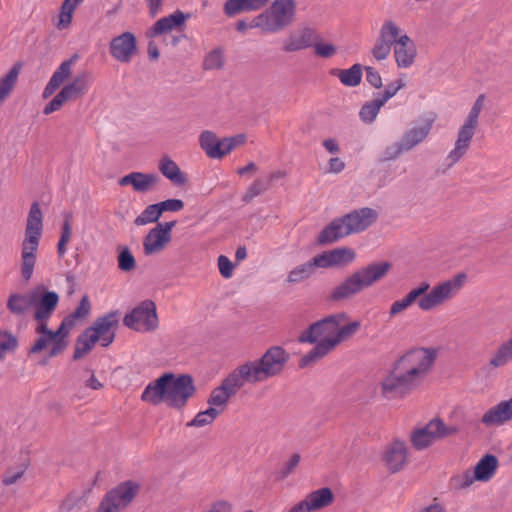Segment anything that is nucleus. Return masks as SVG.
I'll list each match as a JSON object with an SVG mask.
<instances>
[{
	"instance_id": "f257e3e1",
	"label": "nucleus",
	"mask_w": 512,
	"mask_h": 512,
	"mask_svg": "<svg viewBox=\"0 0 512 512\" xmlns=\"http://www.w3.org/2000/svg\"><path fill=\"white\" fill-rule=\"evenodd\" d=\"M437 354L433 347H413L398 356L377 385L381 397L402 400L417 390L430 375Z\"/></svg>"
},
{
	"instance_id": "f03ea898",
	"label": "nucleus",
	"mask_w": 512,
	"mask_h": 512,
	"mask_svg": "<svg viewBox=\"0 0 512 512\" xmlns=\"http://www.w3.org/2000/svg\"><path fill=\"white\" fill-rule=\"evenodd\" d=\"M359 328L360 322H347L344 313L330 315L312 324L300 334L299 342L316 345L300 359L299 366L304 368L322 359L340 343L352 337Z\"/></svg>"
},
{
	"instance_id": "7ed1b4c3",
	"label": "nucleus",
	"mask_w": 512,
	"mask_h": 512,
	"mask_svg": "<svg viewBox=\"0 0 512 512\" xmlns=\"http://www.w3.org/2000/svg\"><path fill=\"white\" fill-rule=\"evenodd\" d=\"M289 354L280 346L269 348L257 361H247L226 377V399L244 386L245 383L264 382L279 375Z\"/></svg>"
},
{
	"instance_id": "20e7f679",
	"label": "nucleus",
	"mask_w": 512,
	"mask_h": 512,
	"mask_svg": "<svg viewBox=\"0 0 512 512\" xmlns=\"http://www.w3.org/2000/svg\"><path fill=\"white\" fill-rule=\"evenodd\" d=\"M196 393L193 377L189 374L168 372L150 382L141 395V400L152 405L162 402L170 408L182 410Z\"/></svg>"
},
{
	"instance_id": "39448f33",
	"label": "nucleus",
	"mask_w": 512,
	"mask_h": 512,
	"mask_svg": "<svg viewBox=\"0 0 512 512\" xmlns=\"http://www.w3.org/2000/svg\"><path fill=\"white\" fill-rule=\"evenodd\" d=\"M390 268L391 265L388 262H375L354 271L332 289L330 299L341 301L355 296L381 280Z\"/></svg>"
},
{
	"instance_id": "423d86ee",
	"label": "nucleus",
	"mask_w": 512,
	"mask_h": 512,
	"mask_svg": "<svg viewBox=\"0 0 512 512\" xmlns=\"http://www.w3.org/2000/svg\"><path fill=\"white\" fill-rule=\"evenodd\" d=\"M43 231V213L39 202L31 204L27 217L25 236L21 250V276L25 281L32 277L36 263V252Z\"/></svg>"
},
{
	"instance_id": "0eeeda50",
	"label": "nucleus",
	"mask_w": 512,
	"mask_h": 512,
	"mask_svg": "<svg viewBox=\"0 0 512 512\" xmlns=\"http://www.w3.org/2000/svg\"><path fill=\"white\" fill-rule=\"evenodd\" d=\"M484 95H479L463 123L459 126L452 149L445 157L448 168L460 162L471 148L473 138L479 126V116L484 105Z\"/></svg>"
},
{
	"instance_id": "6e6552de",
	"label": "nucleus",
	"mask_w": 512,
	"mask_h": 512,
	"mask_svg": "<svg viewBox=\"0 0 512 512\" xmlns=\"http://www.w3.org/2000/svg\"><path fill=\"white\" fill-rule=\"evenodd\" d=\"M295 13L294 0H275L268 10L256 16L254 25L265 33H277L293 22Z\"/></svg>"
},
{
	"instance_id": "1a4fd4ad",
	"label": "nucleus",
	"mask_w": 512,
	"mask_h": 512,
	"mask_svg": "<svg viewBox=\"0 0 512 512\" xmlns=\"http://www.w3.org/2000/svg\"><path fill=\"white\" fill-rule=\"evenodd\" d=\"M458 430L457 426L446 425L441 419L434 418L424 426L414 429L409 439L416 450H423L437 440L455 435Z\"/></svg>"
},
{
	"instance_id": "9d476101",
	"label": "nucleus",
	"mask_w": 512,
	"mask_h": 512,
	"mask_svg": "<svg viewBox=\"0 0 512 512\" xmlns=\"http://www.w3.org/2000/svg\"><path fill=\"white\" fill-rule=\"evenodd\" d=\"M123 324L138 332L154 331L158 327L156 304L150 299L142 301L125 315Z\"/></svg>"
},
{
	"instance_id": "9b49d317",
	"label": "nucleus",
	"mask_w": 512,
	"mask_h": 512,
	"mask_svg": "<svg viewBox=\"0 0 512 512\" xmlns=\"http://www.w3.org/2000/svg\"><path fill=\"white\" fill-rule=\"evenodd\" d=\"M59 295L55 291L48 290L43 285H38L31 290V303L35 307L34 320H49L59 303Z\"/></svg>"
},
{
	"instance_id": "f8f14e48",
	"label": "nucleus",
	"mask_w": 512,
	"mask_h": 512,
	"mask_svg": "<svg viewBox=\"0 0 512 512\" xmlns=\"http://www.w3.org/2000/svg\"><path fill=\"white\" fill-rule=\"evenodd\" d=\"M109 53L120 63H130L138 53V42L134 33L126 31L115 36L109 43Z\"/></svg>"
},
{
	"instance_id": "ddd939ff",
	"label": "nucleus",
	"mask_w": 512,
	"mask_h": 512,
	"mask_svg": "<svg viewBox=\"0 0 512 512\" xmlns=\"http://www.w3.org/2000/svg\"><path fill=\"white\" fill-rule=\"evenodd\" d=\"M397 36L394 39L393 54L399 68H410L416 59L417 48L414 41L402 31L398 25Z\"/></svg>"
},
{
	"instance_id": "4468645a",
	"label": "nucleus",
	"mask_w": 512,
	"mask_h": 512,
	"mask_svg": "<svg viewBox=\"0 0 512 512\" xmlns=\"http://www.w3.org/2000/svg\"><path fill=\"white\" fill-rule=\"evenodd\" d=\"M436 120V115L430 113L419 119L416 125L404 132L401 142L407 151H411L416 146L423 143L429 136Z\"/></svg>"
},
{
	"instance_id": "2eb2a0df",
	"label": "nucleus",
	"mask_w": 512,
	"mask_h": 512,
	"mask_svg": "<svg viewBox=\"0 0 512 512\" xmlns=\"http://www.w3.org/2000/svg\"><path fill=\"white\" fill-rule=\"evenodd\" d=\"M382 460L385 467L391 473L401 471L408 462V447L399 439L392 440L382 452Z\"/></svg>"
},
{
	"instance_id": "dca6fc26",
	"label": "nucleus",
	"mask_w": 512,
	"mask_h": 512,
	"mask_svg": "<svg viewBox=\"0 0 512 512\" xmlns=\"http://www.w3.org/2000/svg\"><path fill=\"white\" fill-rule=\"evenodd\" d=\"M190 13H184L181 10H176L174 13L158 19L146 31V37L154 39L158 36L167 34L173 30H183L185 23L190 19Z\"/></svg>"
},
{
	"instance_id": "f3484780",
	"label": "nucleus",
	"mask_w": 512,
	"mask_h": 512,
	"mask_svg": "<svg viewBox=\"0 0 512 512\" xmlns=\"http://www.w3.org/2000/svg\"><path fill=\"white\" fill-rule=\"evenodd\" d=\"M398 24L392 20H387L381 26L379 37L377 38L373 49L372 55L377 61L385 60L394 44V39L398 35Z\"/></svg>"
},
{
	"instance_id": "a211bd4d",
	"label": "nucleus",
	"mask_w": 512,
	"mask_h": 512,
	"mask_svg": "<svg viewBox=\"0 0 512 512\" xmlns=\"http://www.w3.org/2000/svg\"><path fill=\"white\" fill-rule=\"evenodd\" d=\"M318 39L317 32L309 26L300 27L288 34L282 44L284 52H296L304 50L313 45Z\"/></svg>"
},
{
	"instance_id": "6ab92c4d",
	"label": "nucleus",
	"mask_w": 512,
	"mask_h": 512,
	"mask_svg": "<svg viewBox=\"0 0 512 512\" xmlns=\"http://www.w3.org/2000/svg\"><path fill=\"white\" fill-rule=\"evenodd\" d=\"M512 421V396L501 400L484 412L481 423L485 427H500Z\"/></svg>"
},
{
	"instance_id": "aec40b11",
	"label": "nucleus",
	"mask_w": 512,
	"mask_h": 512,
	"mask_svg": "<svg viewBox=\"0 0 512 512\" xmlns=\"http://www.w3.org/2000/svg\"><path fill=\"white\" fill-rule=\"evenodd\" d=\"M140 491V484L132 480L119 483L116 487L106 492L108 496L122 510L128 507Z\"/></svg>"
},
{
	"instance_id": "412c9836",
	"label": "nucleus",
	"mask_w": 512,
	"mask_h": 512,
	"mask_svg": "<svg viewBox=\"0 0 512 512\" xmlns=\"http://www.w3.org/2000/svg\"><path fill=\"white\" fill-rule=\"evenodd\" d=\"M351 234H357L370 227L378 218L376 210L368 207L353 210L344 215Z\"/></svg>"
},
{
	"instance_id": "4be33fe9",
	"label": "nucleus",
	"mask_w": 512,
	"mask_h": 512,
	"mask_svg": "<svg viewBox=\"0 0 512 512\" xmlns=\"http://www.w3.org/2000/svg\"><path fill=\"white\" fill-rule=\"evenodd\" d=\"M466 282L467 274L459 272L448 279L438 282L434 286L445 305L460 293Z\"/></svg>"
},
{
	"instance_id": "5701e85b",
	"label": "nucleus",
	"mask_w": 512,
	"mask_h": 512,
	"mask_svg": "<svg viewBox=\"0 0 512 512\" xmlns=\"http://www.w3.org/2000/svg\"><path fill=\"white\" fill-rule=\"evenodd\" d=\"M160 181V177L155 173L131 172L119 179L120 186L131 185L134 191L145 193Z\"/></svg>"
},
{
	"instance_id": "b1692460",
	"label": "nucleus",
	"mask_w": 512,
	"mask_h": 512,
	"mask_svg": "<svg viewBox=\"0 0 512 512\" xmlns=\"http://www.w3.org/2000/svg\"><path fill=\"white\" fill-rule=\"evenodd\" d=\"M77 58L78 55L74 54L70 59L63 61L55 70L46 87L44 88L42 94L44 99L52 96L54 92L61 86V84L70 76L72 65Z\"/></svg>"
},
{
	"instance_id": "393cba45",
	"label": "nucleus",
	"mask_w": 512,
	"mask_h": 512,
	"mask_svg": "<svg viewBox=\"0 0 512 512\" xmlns=\"http://www.w3.org/2000/svg\"><path fill=\"white\" fill-rule=\"evenodd\" d=\"M119 311H110L103 316L95 319L91 326L86 330L99 341L101 336H104L110 330H115L119 326Z\"/></svg>"
},
{
	"instance_id": "a878e982",
	"label": "nucleus",
	"mask_w": 512,
	"mask_h": 512,
	"mask_svg": "<svg viewBox=\"0 0 512 512\" xmlns=\"http://www.w3.org/2000/svg\"><path fill=\"white\" fill-rule=\"evenodd\" d=\"M348 224L345 220V216L333 220L327 225L319 234L318 242L320 244H330L339 239L350 235Z\"/></svg>"
},
{
	"instance_id": "bb28decb",
	"label": "nucleus",
	"mask_w": 512,
	"mask_h": 512,
	"mask_svg": "<svg viewBox=\"0 0 512 512\" xmlns=\"http://www.w3.org/2000/svg\"><path fill=\"white\" fill-rule=\"evenodd\" d=\"M499 461L496 456L492 454L484 455L475 465L473 476L478 482L487 483L497 473Z\"/></svg>"
},
{
	"instance_id": "cd10ccee",
	"label": "nucleus",
	"mask_w": 512,
	"mask_h": 512,
	"mask_svg": "<svg viewBox=\"0 0 512 512\" xmlns=\"http://www.w3.org/2000/svg\"><path fill=\"white\" fill-rule=\"evenodd\" d=\"M171 239L157 226L149 230L143 238V250L146 256H150L163 251L170 243Z\"/></svg>"
},
{
	"instance_id": "c85d7f7f",
	"label": "nucleus",
	"mask_w": 512,
	"mask_h": 512,
	"mask_svg": "<svg viewBox=\"0 0 512 512\" xmlns=\"http://www.w3.org/2000/svg\"><path fill=\"white\" fill-rule=\"evenodd\" d=\"M224 140L209 130H204L199 136V144L201 149L211 159H222L224 157V148L222 147Z\"/></svg>"
},
{
	"instance_id": "c756f323",
	"label": "nucleus",
	"mask_w": 512,
	"mask_h": 512,
	"mask_svg": "<svg viewBox=\"0 0 512 512\" xmlns=\"http://www.w3.org/2000/svg\"><path fill=\"white\" fill-rule=\"evenodd\" d=\"M269 0H227L226 14L233 16L244 12H253L266 7Z\"/></svg>"
},
{
	"instance_id": "7c9ffc66",
	"label": "nucleus",
	"mask_w": 512,
	"mask_h": 512,
	"mask_svg": "<svg viewBox=\"0 0 512 512\" xmlns=\"http://www.w3.org/2000/svg\"><path fill=\"white\" fill-rule=\"evenodd\" d=\"M159 170L174 185L181 186L186 183L187 178L179 166L170 157L165 156L159 163Z\"/></svg>"
},
{
	"instance_id": "2f4dec72",
	"label": "nucleus",
	"mask_w": 512,
	"mask_h": 512,
	"mask_svg": "<svg viewBox=\"0 0 512 512\" xmlns=\"http://www.w3.org/2000/svg\"><path fill=\"white\" fill-rule=\"evenodd\" d=\"M22 69V63L16 62L5 76L0 78V104L11 94L15 87L19 74Z\"/></svg>"
},
{
	"instance_id": "473e14b6",
	"label": "nucleus",
	"mask_w": 512,
	"mask_h": 512,
	"mask_svg": "<svg viewBox=\"0 0 512 512\" xmlns=\"http://www.w3.org/2000/svg\"><path fill=\"white\" fill-rule=\"evenodd\" d=\"M331 74L336 76L343 85L355 87L361 82L362 67L360 64H354L348 69H333Z\"/></svg>"
},
{
	"instance_id": "72a5a7b5",
	"label": "nucleus",
	"mask_w": 512,
	"mask_h": 512,
	"mask_svg": "<svg viewBox=\"0 0 512 512\" xmlns=\"http://www.w3.org/2000/svg\"><path fill=\"white\" fill-rule=\"evenodd\" d=\"M312 511H316L329 506L334 499L333 493L329 488H321L309 493L305 497Z\"/></svg>"
},
{
	"instance_id": "f704fd0d",
	"label": "nucleus",
	"mask_w": 512,
	"mask_h": 512,
	"mask_svg": "<svg viewBox=\"0 0 512 512\" xmlns=\"http://www.w3.org/2000/svg\"><path fill=\"white\" fill-rule=\"evenodd\" d=\"M33 306L31 303V290L26 294L13 293L7 300V308L14 315H24Z\"/></svg>"
},
{
	"instance_id": "c9c22d12",
	"label": "nucleus",
	"mask_w": 512,
	"mask_h": 512,
	"mask_svg": "<svg viewBox=\"0 0 512 512\" xmlns=\"http://www.w3.org/2000/svg\"><path fill=\"white\" fill-rule=\"evenodd\" d=\"M98 342L86 329L76 338L74 353L72 359L74 361L82 359L88 354Z\"/></svg>"
},
{
	"instance_id": "e433bc0d",
	"label": "nucleus",
	"mask_w": 512,
	"mask_h": 512,
	"mask_svg": "<svg viewBox=\"0 0 512 512\" xmlns=\"http://www.w3.org/2000/svg\"><path fill=\"white\" fill-rule=\"evenodd\" d=\"M475 482L473 471L466 469L450 477L449 487L453 491H463L470 488Z\"/></svg>"
},
{
	"instance_id": "4c0bfd02",
	"label": "nucleus",
	"mask_w": 512,
	"mask_h": 512,
	"mask_svg": "<svg viewBox=\"0 0 512 512\" xmlns=\"http://www.w3.org/2000/svg\"><path fill=\"white\" fill-rule=\"evenodd\" d=\"M117 266L120 271L125 273L131 272L136 268V259L128 246L119 245L117 247Z\"/></svg>"
},
{
	"instance_id": "58836bf2",
	"label": "nucleus",
	"mask_w": 512,
	"mask_h": 512,
	"mask_svg": "<svg viewBox=\"0 0 512 512\" xmlns=\"http://www.w3.org/2000/svg\"><path fill=\"white\" fill-rule=\"evenodd\" d=\"M315 274L313 266L310 262L302 263L296 267H294L287 276L286 281L290 284H297L303 281L308 280Z\"/></svg>"
},
{
	"instance_id": "ea45409f",
	"label": "nucleus",
	"mask_w": 512,
	"mask_h": 512,
	"mask_svg": "<svg viewBox=\"0 0 512 512\" xmlns=\"http://www.w3.org/2000/svg\"><path fill=\"white\" fill-rule=\"evenodd\" d=\"M332 267H342L350 264L356 258V253L353 249L347 247H340L329 250Z\"/></svg>"
},
{
	"instance_id": "a19ab883",
	"label": "nucleus",
	"mask_w": 512,
	"mask_h": 512,
	"mask_svg": "<svg viewBox=\"0 0 512 512\" xmlns=\"http://www.w3.org/2000/svg\"><path fill=\"white\" fill-rule=\"evenodd\" d=\"M61 235L57 244V252L60 258L66 253V245L69 243L72 234V214L65 213L63 216Z\"/></svg>"
},
{
	"instance_id": "79ce46f5",
	"label": "nucleus",
	"mask_w": 512,
	"mask_h": 512,
	"mask_svg": "<svg viewBox=\"0 0 512 512\" xmlns=\"http://www.w3.org/2000/svg\"><path fill=\"white\" fill-rule=\"evenodd\" d=\"M444 303L442 299L440 298L437 290L435 289V286H433L428 293H426L423 297L418 299L417 306L418 308L423 312H429L432 310H435L441 306H443Z\"/></svg>"
},
{
	"instance_id": "37998d69",
	"label": "nucleus",
	"mask_w": 512,
	"mask_h": 512,
	"mask_svg": "<svg viewBox=\"0 0 512 512\" xmlns=\"http://www.w3.org/2000/svg\"><path fill=\"white\" fill-rule=\"evenodd\" d=\"M60 512H88V503L85 496L70 494L63 501Z\"/></svg>"
},
{
	"instance_id": "c03bdc74",
	"label": "nucleus",
	"mask_w": 512,
	"mask_h": 512,
	"mask_svg": "<svg viewBox=\"0 0 512 512\" xmlns=\"http://www.w3.org/2000/svg\"><path fill=\"white\" fill-rule=\"evenodd\" d=\"M87 90L83 76H77L71 83L65 85L60 91L65 95L67 101L75 100L82 96Z\"/></svg>"
},
{
	"instance_id": "a18cd8bd",
	"label": "nucleus",
	"mask_w": 512,
	"mask_h": 512,
	"mask_svg": "<svg viewBox=\"0 0 512 512\" xmlns=\"http://www.w3.org/2000/svg\"><path fill=\"white\" fill-rule=\"evenodd\" d=\"M161 211L159 209V205L157 203L148 205L140 215H138L134 224L137 226H144L149 223H158V220L161 217Z\"/></svg>"
},
{
	"instance_id": "49530a36",
	"label": "nucleus",
	"mask_w": 512,
	"mask_h": 512,
	"mask_svg": "<svg viewBox=\"0 0 512 512\" xmlns=\"http://www.w3.org/2000/svg\"><path fill=\"white\" fill-rule=\"evenodd\" d=\"M383 106L384 104L378 98L366 102L359 111L360 119L364 123H372Z\"/></svg>"
},
{
	"instance_id": "de8ad7c7",
	"label": "nucleus",
	"mask_w": 512,
	"mask_h": 512,
	"mask_svg": "<svg viewBox=\"0 0 512 512\" xmlns=\"http://www.w3.org/2000/svg\"><path fill=\"white\" fill-rule=\"evenodd\" d=\"M17 347V337L7 330H0V361L4 360L8 353H13Z\"/></svg>"
},
{
	"instance_id": "09e8293b",
	"label": "nucleus",
	"mask_w": 512,
	"mask_h": 512,
	"mask_svg": "<svg viewBox=\"0 0 512 512\" xmlns=\"http://www.w3.org/2000/svg\"><path fill=\"white\" fill-rule=\"evenodd\" d=\"M414 303H417V301L413 298L412 294L408 292L403 298L392 303L389 309V316L391 318L396 317L409 309Z\"/></svg>"
},
{
	"instance_id": "8fccbe9b",
	"label": "nucleus",
	"mask_w": 512,
	"mask_h": 512,
	"mask_svg": "<svg viewBox=\"0 0 512 512\" xmlns=\"http://www.w3.org/2000/svg\"><path fill=\"white\" fill-rule=\"evenodd\" d=\"M314 54L321 58H331L338 52V48L332 42L315 41L313 43Z\"/></svg>"
},
{
	"instance_id": "3c124183",
	"label": "nucleus",
	"mask_w": 512,
	"mask_h": 512,
	"mask_svg": "<svg viewBox=\"0 0 512 512\" xmlns=\"http://www.w3.org/2000/svg\"><path fill=\"white\" fill-rule=\"evenodd\" d=\"M269 188V182L257 179L247 189L242 197V200L246 203L250 202L253 198L260 195Z\"/></svg>"
},
{
	"instance_id": "603ef678",
	"label": "nucleus",
	"mask_w": 512,
	"mask_h": 512,
	"mask_svg": "<svg viewBox=\"0 0 512 512\" xmlns=\"http://www.w3.org/2000/svg\"><path fill=\"white\" fill-rule=\"evenodd\" d=\"M223 54L220 47L213 49L204 59L203 66L206 70L222 67Z\"/></svg>"
},
{
	"instance_id": "864d4df0",
	"label": "nucleus",
	"mask_w": 512,
	"mask_h": 512,
	"mask_svg": "<svg viewBox=\"0 0 512 512\" xmlns=\"http://www.w3.org/2000/svg\"><path fill=\"white\" fill-rule=\"evenodd\" d=\"M404 152L408 151L404 148L403 143L400 140L399 142L393 143L385 148L381 156V161L395 160Z\"/></svg>"
},
{
	"instance_id": "5fc2aeb1",
	"label": "nucleus",
	"mask_w": 512,
	"mask_h": 512,
	"mask_svg": "<svg viewBox=\"0 0 512 512\" xmlns=\"http://www.w3.org/2000/svg\"><path fill=\"white\" fill-rule=\"evenodd\" d=\"M405 86V82L402 79L395 80L389 83L384 92L377 98L385 105L397 92Z\"/></svg>"
},
{
	"instance_id": "6e6d98bb",
	"label": "nucleus",
	"mask_w": 512,
	"mask_h": 512,
	"mask_svg": "<svg viewBox=\"0 0 512 512\" xmlns=\"http://www.w3.org/2000/svg\"><path fill=\"white\" fill-rule=\"evenodd\" d=\"M65 102H67L65 95L61 91H59L54 96V98L49 103L46 104V106L43 109V113L45 115H49L53 112H56L61 109V107L63 106V104Z\"/></svg>"
},
{
	"instance_id": "4d7b16f0",
	"label": "nucleus",
	"mask_w": 512,
	"mask_h": 512,
	"mask_svg": "<svg viewBox=\"0 0 512 512\" xmlns=\"http://www.w3.org/2000/svg\"><path fill=\"white\" fill-rule=\"evenodd\" d=\"M90 311H91V304L89 301V297L87 295H84L81 298L77 308L71 314H72V317H74L77 320V319L86 318L90 314Z\"/></svg>"
},
{
	"instance_id": "13d9d810",
	"label": "nucleus",
	"mask_w": 512,
	"mask_h": 512,
	"mask_svg": "<svg viewBox=\"0 0 512 512\" xmlns=\"http://www.w3.org/2000/svg\"><path fill=\"white\" fill-rule=\"evenodd\" d=\"M247 142V135L245 133H239L231 137H226V155L231 151L242 147Z\"/></svg>"
},
{
	"instance_id": "bf43d9fd",
	"label": "nucleus",
	"mask_w": 512,
	"mask_h": 512,
	"mask_svg": "<svg viewBox=\"0 0 512 512\" xmlns=\"http://www.w3.org/2000/svg\"><path fill=\"white\" fill-rule=\"evenodd\" d=\"M310 262H311L315 272H316L317 268L327 269V268H331L332 267L331 257H330L329 251H325V252H323L321 254H318V255L314 256L310 260Z\"/></svg>"
},
{
	"instance_id": "052dcab7",
	"label": "nucleus",
	"mask_w": 512,
	"mask_h": 512,
	"mask_svg": "<svg viewBox=\"0 0 512 512\" xmlns=\"http://www.w3.org/2000/svg\"><path fill=\"white\" fill-rule=\"evenodd\" d=\"M161 214L166 211L177 212L184 208V202L181 199H167L157 203Z\"/></svg>"
},
{
	"instance_id": "680f3d73",
	"label": "nucleus",
	"mask_w": 512,
	"mask_h": 512,
	"mask_svg": "<svg viewBox=\"0 0 512 512\" xmlns=\"http://www.w3.org/2000/svg\"><path fill=\"white\" fill-rule=\"evenodd\" d=\"M52 348L48 352V358H53L61 355L68 347V339H55L51 340Z\"/></svg>"
},
{
	"instance_id": "e2e57ef3",
	"label": "nucleus",
	"mask_w": 512,
	"mask_h": 512,
	"mask_svg": "<svg viewBox=\"0 0 512 512\" xmlns=\"http://www.w3.org/2000/svg\"><path fill=\"white\" fill-rule=\"evenodd\" d=\"M300 460V454H293L283 465L281 469V476L285 478L288 475L292 474L295 471L296 467L299 465Z\"/></svg>"
},
{
	"instance_id": "0e129e2a",
	"label": "nucleus",
	"mask_w": 512,
	"mask_h": 512,
	"mask_svg": "<svg viewBox=\"0 0 512 512\" xmlns=\"http://www.w3.org/2000/svg\"><path fill=\"white\" fill-rule=\"evenodd\" d=\"M366 71V80L367 82L373 86L374 88H380L382 86V78L378 71L370 66L365 68Z\"/></svg>"
},
{
	"instance_id": "69168bd1",
	"label": "nucleus",
	"mask_w": 512,
	"mask_h": 512,
	"mask_svg": "<svg viewBox=\"0 0 512 512\" xmlns=\"http://www.w3.org/2000/svg\"><path fill=\"white\" fill-rule=\"evenodd\" d=\"M208 403L213 406H221L224 405V380L221 384L211 393Z\"/></svg>"
},
{
	"instance_id": "338daca9",
	"label": "nucleus",
	"mask_w": 512,
	"mask_h": 512,
	"mask_svg": "<svg viewBox=\"0 0 512 512\" xmlns=\"http://www.w3.org/2000/svg\"><path fill=\"white\" fill-rule=\"evenodd\" d=\"M50 342V337L39 336L36 339L35 343L29 348L28 355L38 354L42 352L48 346V344H50Z\"/></svg>"
},
{
	"instance_id": "774afa93",
	"label": "nucleus",
	"mask_w": 512,
	"mask_h": 512,
	"mask_svg": "<svg viewBox=\"0 0 512 512\" xmlns=\"http://www.w3.org/2000/svg\"><path fill=\"white\" fill-rule=\"evenodd\" d=\"M120 508L108 496L104 495L96 512H120Z\"/></svg>"
}]
</instances>
